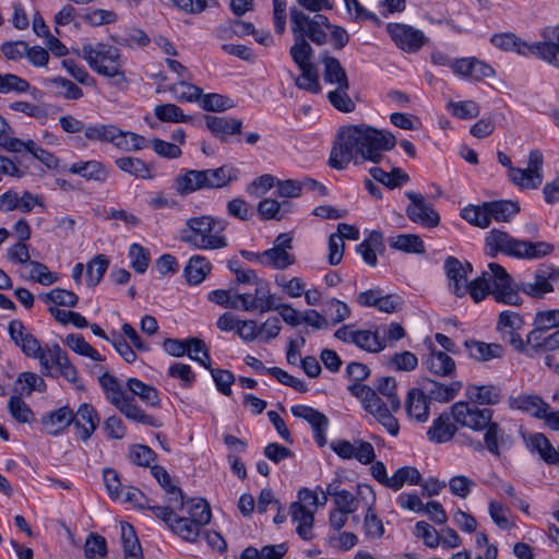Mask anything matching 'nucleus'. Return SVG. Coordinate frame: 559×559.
Returning <instances> with one entry per match:
<instances>
[{"label": "nucleus", "instance_id": "47", "mask_svg": "<svg viewBox=\"0 0 559 559\" xmlns=\"http://www.w3.org/2000/svg\"><path fill=\"white\" fill-rule=\"evenodd\" d=\"M169 528L180 538L190 543L197 542L201 532V527L183 514L175 516L173 523H169Z\"/></svg>", "mask_w": 559, "mask_h": 559}, {"label": "nucleus", "instance_id": "64", "mask_svg": "<svg viewBox=\"0 0 559 559\" xmlns=\"http://www.w3.org/2000/svg\"><path fill=\"white\" fill-rule=\"evenodd\" d=\"M84 554L87 559H103L107 554L106 539L98 534H90L84 544Z\"/></svg>", "mask_w": 559, "mask_h": 559}, {"label": "nucleus", "instance_id": "13", "mask_svg": "<svg viewBox=\"0 0 559 559\" xmlns=\"http://www.w3.org/2000/svg\"><path fill=\"white\" fill-rule=\"evenodd\" d=\"M543 154L538 150H533L528 155L527 168H511L510 180L523 189H536L543 182Z\"/></svg>", "mask_w": 559, "mask_h": 559}, {"label": "nucleus", "instance_id": "45", "mask_svg": "<svg viewBox=\"0 0 559 559\" xmlns=\"http://www.w3.org/2000/svg\"><path fill=\"white\" fill-rule=\"evenodd\" d=\"M372 178L390 189H394L408 182V175L401 168H392L390 171H385L380 167H372L370 169Z\"/></svg>", "mask_w": 559, "mask_h": 559}, {"label": "nucleus", "instance_id": "42", "mask_svg": "<svg viewBox=\"0 0 559 559\" xmlns=\"http://www.w3.org/2000/svg\"><path fill=\"white\" fill-rule=\"evenodd\" d=\"M511 407L526 412L532 416L539 418L543 412L549 409L550 406L538 395H520L511 401Z\"/></svg>", "mask_w": 559, "mask_h": 559}, {"label": "nucleus", "instance_id": "44", "mask_svg": "<svg viewBox=\"0 0 559 559\" xmlns=\"http://www.w3.org/2000/svg\"><path fill=\"white\" fill-rule=\"evenodd\" d=\"M295 255L290 252H285L281 248H270L262 252V265L275 270H286L295 263Z\"/></svg>", "mask_w": 559, "mask_h": 559}, {"label": "nucleus", "instance_id": "60", "mask_svg": "<svg viewBox=\"0 0 559 559\" xmlns=\"http://www.w3.org/2000/svg\"><path fill=\"white\" fill-rule=\"evenodd\" d=\"M190 359L198 361L204 368L210 369L211 357L209 349L201 338L189 337L187 338V353Z\"/></svg>", "mask_w": 559, "mask_h": 559}, {"label": "nucleus", "instance_id": "11", "mask_svg": "<svg viewBox=\"0 0 559 559\" xmlns=\"http://www.w3.org/2000/svg\"><path fill=\"white\" fill-rule=\"evenodd\" d=\"M334 336L367 353L378 354L385 349V340L381 337L378 330H355L352 325H343L335 331Z\"/></svg>", "mask_w": 559, "mask_h": 559}, {"label": "nucleus", "instance_id": "54", "mask_svg": "<svg viewBox=\"0 0 559 559\" xmlns=\"http://www.w3.org/2000/svg\"><path fill=\"white\" fill-rule=\"evenodd\" d=\"M377 390L379 395L384 397L393 412L401 407L400 399L396 394V381L393 377H382L377 380Z\"/></svg>", "mask_w": 559, "mask_h": 559}, {"label": "nucleus", "instance_id": "57", "mask_svg": "<svg viewBox=\"0 0 559 559\" xmlns=\"http://www.w3.org/2000/svg\"><path fill=\"white\" fill-rule=\"evenodd\" d=\"M152 475L158 481V484L163 487V489L170 496L169 502L176 503L177 501L182 500V491L179 487L171 483V477L168 472L158 465H155L151 468Z\"/></svg>", "mask_w": 559, "mask_h": 559}, {"label": "nucleus", "instance_id": "46", "mask_svg": "<svg viewBox=\"0 0 559 559\" xmlns=\"http://www.w3.org/2000/svg\"><path fill=\"white\" fill-rule=\"evenodd\" d=\"M461 216L467 223L479 228H488L490 221V213L488 202L480 205H468L462 210Z\"/></svg>", "mask_w": 559, "mask_h": 559}, {"label": "nucleus", "instance_id": "4", "mask_svg": "<svg viewBox=\"0 0 559 559\" xmlns=\"http://www.w3.org/2000/svg\"><path fill=\"white\" fill-rule=\"evenodd\" d=\"M485 245L492 258L503 253L516 259L534 260L546 257L554 250V247L545 241L532 242L516 239L500 229L490 230L485 238Z\"/></svg>", "mask_w": 559, "mask_h": 559}, {"label": "nucleus", "instance_id": "12", "mask_svg": "<svg viewBox=\"0 0 559 559\" xmlns=\"http://www.w3.org/2000/svg\"><path fill=\"white\" fill-rule=\"evenodd\" d=\"M451 415L460 426L480 431L490 424L492 411L479 408L471 402H456L451 406Z\"/></svg>", "mask_w": 559, "mask_h": 559}, {"label": "nucleus", "instance_id": "34", "mask_svg": "<svg viewBox=\"0 0 559 559\" xmlns=\"http://www.w3.org/2000/svg\"><path fill=\"white\" fill-rule=\"evenodd\" d=\"M120 538L124 559H144L142 547L132 525L120 523Z\"/></svg>", "mask_w": 559, "mask_h": 559}, {"label": "nucleus", "instance_id": "9", "mask_svg": "<svg viewBox=\"0 0 559 559\" xmlns=\"http://www.w3.org/2000/svg\"><path fill=\"white\" fill-rule=\"evenodd\" d=\"M322 493L323 498L319 501L318 495L314 491L301 488L298 491V500L290 504L292 520L297 523L296 533L304 540L313 538L314 512L319 504L324 506L328 502V495L323 491Z\"/></svg>", "mask_w": 559, "mask_h": 559}, {"label": "nucleus", "instance_id": "32", "mask_svg": "<svg viewBox=\"0 0 559 559\" xmlns=\"http://www.w3.org/2000/svg\"><path fill=\"white\" fill-rule=\"evenodd\" d=\"M491 44L504 51L514 50L519 55H530L533 53L534 44L530 45L523 40H521L513 33H501L495 34L490 38Z\"/></svg>", "mask_w": 559, "mask_h": 559}, {"label": "nucleus", "instance_id": "21", "mask_svg": "<svg viewBox=\"0 0 559 559\" xmlns=\"http://www.w3.org/2000/svg\"><path fill=\"white\" fill-rule=\"evenodd\" d=\"M451 69L463 79L479 81L495 74L493 69L476 58H460L451 63Z\"/></svg>", "mask_w": 559, "mask_h": 559}, {"label": "nucleus", "instance_id": "31", "mask_svg": "<svg viewBox=\"0 0 559 559\" xmlns=\"http://www.w3.org/2000/svg\"><path fill=\"white\" fill-rule=\"evenodd\" d=\"M468 355L478 361H488L495 358H501L504 355V348L498 343H484L479 341H466Z\"/></svg>", "mask_w": 559, "mask_h": 559}, {"label": "nucleus", "instance_id": "52", "mask_svg": "<svg viewBox=\"0 0 559 559\" xmlns=\"http://www.w3.org/2000/svg\"><path fill=\"white\" fill-rule=\"evenodd\" d=\"M8 411L11 417L19 424H32L35 419L33 411L20 395L10 397Z\"/></svg>", "mask_w": 559, "mask_h": 559}, {"label": "nucleus", "instance_id": "55", "mask_svg": "<svg viewBox=\"0 0 559 559\" xmlns=\"http://www.w3.org/2000/svg\"><path fill=\"white\" fill-rule=\"evenodd\" d=\"M420 480L421 475L416 467L403 466L391 476L389 488L396 491L401 489L405 484L418 485L420 484Z\"/></svg>", "mask_w": 559, "mask_h": 559}, {"label": "nucleus", "instance_id": "36", "mask_svg": "<svg viewBox=\"0 0 559 559\" xmlns=\"http://www.w3.org/2000/svg\"><path fill=\"white\" fill-rule=\"evenodd\" d=\"M528 445L538 453L545 463L559 464V447L555 448L543 433L532 435L528 439Z\"/></svg>", "mask_w": 559, "mask_h": 559}, {"label": "nucleus", "instance_id": "24", "mask_svg": "<svg viewBox=\"0 0 559 559\" xmlns=\"http://www.w3.org/2000/svg\"><path fill=\"white\" fill-rule=\"evenodd\" d=\"M8 332L13 343L20 347L25 355H36L38 353L39 342L20 320L11 321L8 326Z\"/></svg>", "mask_w": 559, "mask_h": 559}, {"label": "nucleus", "instance_id": "16", "mask_svg": "<svg viewBox=\"0 0 559 559\" xmlns=\"http://www.w3.org/2000/svg\"><path fill=\"white\" fill-rule=\"evenodd\" d=\"M386 28L396 46L407 52L417 51L427 40L421 31L405 24H389Z\"/></svg>", "mask_w": 559, "mask_h": 559}, {"label": "nucleus", "instance_id": "49", "mask_svg": "<svg viewBox=\"0 0 559 559\" xmlns=\"http://www.w3.org/2000/svg\"><path fill=\"white\" fill-rule=\"evenodd\" d=\"M41 300L50 307H75L79 302V297L71 290L63 288H53L40 296Z\"/></svg>", "mask_w": 559, "mask_h": 559}, {"label": "nucleus", "instance_id": "25", "mask_svg": "<svg viewBox=\"0 0 559 559\" xmlns=\"http://www.w3.org/2000/svg\"><path fill=\"white\" fill-rule=\"evenodd\" d=\"M174 509L178 508L187 519L203 527L211 521V509L206 500L194 498L187 502L177 501Z\"/></svg>", "mask_w": 559, "mask_h": 559}, {"label": "nucleus", "instance_id": "37", "mask_svg": "<svg viewBox=\"0 0 559 559\" xmlns=\"http://www.w3.org/2000/svg\"><path fill=\"white\" fill-rule=\"evenodd\" d=\"M528 445L538 453L545 463L559 464V447L555 448L543 433L532 435L528 439Z\"/></svg>", "mask_w": 559, "mask_h": 559}, {"label": "nucleus", "instance_id": "35", "mask_svg": "<svg viewBox=\"0 0 559 559\" xmlns=\"http://www.w3.org/2000/svg\"><path fill=\"white\" fill-rule=\"evenodd\" d=\"M528 445L538 453L545 463L559 464V447L555 448L543 433L532 435L528 439Z\"/></svg>", "mask_w": 559, "mask_h": 559}, {"label": "nucleus", "instance_id": "38", "mask_svg": "<svg viewBox=\"0 0 559 559\" xmlns=\"http://www.w3.org/2000/svg\"><path fill=\"white\" fill-rule=\"evenodd\" d=\"M116 166L123 173H127L138 179H152V169L148 164L142 159L131 156H124L115 160Z\"/></svg>", "mask_w": 559, "mask_h": 559}, {"label": "nucleus", "instance_id": "19", "mask_svg": "<svg viewBox=\"0 0 559 559\" xmlns=\"http://www.w3.org/2000/svg\"><path fill=\"white\" fill-rule=\"evenodd\" d=\"M544 41L534 44L532 55L545 62L559 68V26L546 27L543 32Z\"/></svg>", "mask_w": 559, "mask_h": 559}, {"label": "nucleus", "instance_id": "51", "mask_svg": "<svg viewBox=\"0 0 559 559\" xmlns=\"http://www.w3.org/2000/svg\"><path fill=\"white\" fill-rule=\"evenodd\" d=\"M167 91L170 92L178 102H199L202 95V90L185 80H180L179 82L171 84L167 87Z\"/></svg>", "mask_w": 559, "mask_h": 559}, {"label": "nucleus", "instance_id": "10", "mask_svg": "<svg viewBox=\"0 0 559 559\" xmlns=\"http://www.w3.org/2000/svg\"><path fill=\"white\" fill-rule=\"evenodd\" d=\"M487 281L490 284L491 295L498 302L519 306L522 298L519 295L520 285L516 286L511 275L498 263H489Z\"/></svg>", "mask_w": 559, "mask_h": 559}, {"label": "nucleus", "instance_id": "28", "mask_svg": "<svg viewBox=\"0 0 559 559\" xmlns=\"http://www.w3.org/2000/svg\"><path fill=\"white\" fill-rule=\"evenodd\" d=\"M74 420V413L68 406L60 407L43 418V426L47 433L56 436Z\"/></svg>", "mask_w": 559, "mask_h": 559}, {"label": "nucleus", "instance_id": "15", "mask_svg": "<svg viewBox=\"0 0 559 559\" xmlns=\"http://www.w3.org/2000/svg\"><path fill=\"white\" fill-rule=\"evenodd\" d=\"M559 278V270L554 266L540 267L536 271L533 282H522L520 290L533 298H543L554 292L551 282Z\"/></svg>", "mask_w": 559, "mask_h": 559}, {"label": "nucleus", "instance_id": "43", "mask_svg": "<svg viewBox=\"0 0 559 559\" xmlns=\"http://www.w3.org/2000/svg\"><path fill=\"white\" fill-rule=\"evenodd\" d=\"M389 246L392 249L406 253L421 254L425 252V245L421 238L415 234H401L389 238Z\"/></svg>", "mask_w": 559, "mask_h": 559}, {"label": "nucleus", "instance_id": "2", "mask_svg": "<svg viewBox=\"0 0 559 559\" xmlns=\"http://www.w3.org/2000/svg\"><path fill=\"white\" fill-rule=\"evenodd\" d=\"M290 23L294 44L289 49V55L298 68L312 67L313 64L310 62L312 48L307 38L317 45L324 44L326 33L323 27H330V22L323 14L309 17L302 11L293 8L290 9Z\"/></svg>", "mask_w": 559, "mask_h": 559}, {"label": "nucleus", "instance_id": "23", "mask_svg": "<svg viewBox=\"0 0 559 559\" xmlns=\"http://www.w3.org/2000/svg\"><path fill=\"white\" fill-rule=\"evenodd\" d=\"M421 389L428 399L447 403L453 400L462 389L460 381H453L450 384H443L429 378L421 379Z\"/></svg>", "mask_w": 559, "mask_h": 559}, {"label": "nucleus", "instance_id": "20", "mask_svg": "<svg viewBox=\"0 0 559 559\" xmlns=\"http://www.w3.org/2000/svg\"><path fill=\"white\" fill-rule=\"evenodd\" d=\"M444 269L451 292L457 297L465 296L467 293V275L472 272L471 264L463 265L456 258L449 257L444 261Z\"/></svg>", "mask_w": 559, "mask_h": 559}, {"label": "nucleus", "instance_id": "63", "mask_svg": "<svg viewBox=\"0 0 559 559\" xmlns=\"http://www.w3.org/2000/svg\"><path fill=\"white\" fill-rule=\"evenodd\" d=\"M545 333L540 328L535 326L527 335L526 341H523V347L514 348L515 350L533 357L534 355L543 352L545 341Z\"/></svg>", "mask_w": 559, "mask_h": 559}, {"label": "nucleus", "instance_id": "3", "mask_svg": "<svg viewBox=\"0 0 559 559\" xmlns=\"http://www.w3.org/2000/svg\"><path fill=\"white\" fill-rule=\"evenodd\" d=\"M226 226L225 219L211 215L190 217L181 231V239L200 250L223 249L228 245L224 235Z\"/></svg>", "mask_w": 559, "mask_h": 559}, {"label": "nucleus", "instance_id": "59", "mask_svg": "<svg viewBox=\"0 0 559 559\" xmlns=\"http://www.w3.org/2000/svg\"><path fill=\"white\" fill-rule=\"evenodd\" d=\"M66 345L76 354L86 356L95 361H103V356L94 349L81 335L69 334L64 338Z\"/></svg>", "mask_w": 559, "mask_h": 559}, {"label": "nucleus", "instance_id": "62", "mask_svg": "<svg viewBox=\"0 0 559 559\" xmlns=\"http://www.w3.org/2000/svg\"><path fill=\"white\" fill-rule=\"evenodd\" d=\"M155 117L165 122H187L191 120L186 116L180 107L175 104H160L154 108Z\"/></svg>", "mask_w": 559, "mask_h": 559}, {"label": "nucleus", "instance_id": "29", "mask_svg": "<svg viewBox=\"0 0 559 559\" xmlns=\"http://www.w3.org/2000/svg\"><path fill=\"white\" fill-rule=\"evenodd\" d=\"M426 368L438 377L452 376L455 371L454 360L444 352L432 349L424 361Z\"/></svg>", "mask_w": 559, "mask_h": 559}, {"label": "nucleus", "instance_id": "39", "mask_svg": "<svg viewBox=\"0 0 559 559\" xmlns=\"http://www.w3.org/2000/svg\"><path fill=\"white\" fill-rule=\"evenodd\" d=\"M211 263L205 257L193 255L185 267V275L189 284L202 283L211 272Z\"/></svg>", "mask_w": 559, "mask_h": 559}, {"label": "nucleus", "instance_id": "58", "mask_svg": "<svg viewBox=\"0 0 559 559\" xmlns=\"http://www.w3.org/2000/svg\"><path fill=\"white\" fill-rule=\"evenodd\" d=\"M117 131L114 124H94L84 129V135L90 141L108 142L115 146Z\"/></svg>", "mask_w": 559, "mask_h": 559}, {"label": "nucleus", "instance_id": "18", "mask_svg": "<svg viewBox=\"0 0 559 559\" xmlns=\"http://www.w3.org/2000/svg\"><path fill=\"white\" fill-rule=\"evenodd\" d=\"M523 325L524 320L518 312L506 310L499 313L496 329L503 341L510 343L513 348H521L523 347V340L518 331Z\"/></svg>", "mask_w": 559, "mask_h": 559}, {"label": "nucleus", "instance_id": "50", "mask_svg": "<svg viewBox=\"0 0 559 559\" xmlns=\"http://www.w3.org/2000/svg\"><path fill=\"white\" fill-rule=\"evenodd\" d=\"M148 142L147 140L134 132L130 131H121L118 129L116 141H115V147L124 151V152H134L140 151L145 147H147Z\"/></svg>", "mask_w": 559, "mask_h": 559}, {"label": "nucleus", "instance_id": "27", "mask_svg": "<svg viewBox=\"0 0 559 559\" xmlns=\"http://www.w3.org/2000/svg\"><path fill=\"white\" fill-rule=\"evenodd\" d=\"M405 407L407 415L418 423H425L429 417L428 397L420 389L409 390Z\"/></svg>", "mask_w": 559, "mask_h": 559}, {"label": "nucleus", "instance_id": "53", "mask_svg": "<svg viewBox=\"0 0 559 559\" xmlns=\"http://www.w3.org/2000/svg\"><path fill=\"white\" fill-rule=\"evenodd\" d=\"M381 245L382 234L373 230L370 233L369 237L357 247V252L368 265L376 266L378 262L376 250Z\"/></svg>", "mask_w": 559, "mask_h": 559}, {"label": "nucleus", "instance_id": "1", "mask_svg": "<svg viewBox=\"0 0 559 559\" xmlns=\"http://www.w3.org/2000/svg\"><path fill=\"white\" fill-rule=\"evenodd\" d=\"M395 144L396 138L390 131L364 123L343 127L332 146L329 165L343 170L350 162L355 165L364 160L379 163L383 152L392 150Z\"/></svg>", "mask_w": 559, "mask_h": 559}, {"label": "nucleus", "instance_id": "48", "mask_svg": "<svg viewBox=\"0 0 559 559\" xmlns=\"http://www.w3.org/2000/svg\"><path fill=\"white\" fill-rule=\"evenodd\" d=\"M488 206L490 221L510 222L520 212L519 203L510 200L488 202Z\"/></svg>", "mask_w": 559, "mask_h": 559}, {"label": "nucleus", "instance_id": "40", "mask_svg": "<svg viewBox=\"0 0 559 559\" xmlns=\"http://www.w3.org/2000/svg\"><path fill=\"white\" fill-rule=\"evenodd\" d=\"M456 432V426L450 421L448 415H440L428 429L427 435L430 441L444 443L451 440Z\"/></svg>", "mask_w": 559, "mask_h": 559}, {"label": "nucleus", "instance_id": "22", "mask_svg": "<svg viewBox=\"0 0 559 559\" xmlns=\"http://www.w3.org/2000/svg\"><path fill=\"white\" fill-rule=\"evenodd\" d=\"M100 418L97 411L87 403L79 406L74 414V424L80 439L87 441L99 425Z\"/></svg>", "mask_w": 559, "mask_h": 559}, {"label": "nucleus", "instance_id": "8", "mask_svg": "<svg viewBox=\"0 0 559 559\" xmlns=\"http://www.w3.org/2000/svg\"><path fill=\"white\" fill-rule=\"evenodd\" d=\"M99 384L105 391L106 399L110 404H112L128 419L151 427L162 426L157 418L144 413L135 404L134 399L123 391L122 386L114 376L104 373L99 378Z\"/></svg>", "mask_w": 559, "mask_h": 559}, {"label": "nucleus", "instance_id": "7", "mask_svg": "<svg viewBox=\"0 0 559 559\" xmlns=\"http://www.w3.org/2000/svg\"><path fill=\"white\" fill-rule=\"evenodd\" d=\"M79 56L99 75L126 81L120 50L116 46L106 43L84 44Z\"/></svg>", "mask_w": 559, "mask_h": 559}, {"label": "nucleus", "instance_id": "33", "mask_svg": "<svg viewBox=\"0 0 559 559\" xmlns=\"http://www.w3.org/2000/svg\"><path fill=\"white\" fill-rule=\"evenodd\" d=\"M465 394L471 403L480 405H493L501 399L500 390L491 384L466 386Z\"/></svg>", "mask_w": 559, "mask_h": 559}, {"label": "nucleus", "instance_id": "30", "mask_svg": "<svg viewBox=\"0 0 559 559\" xmlns=\"http://www.w3.org/2000/svg\"><path fill=\"white\" fill-rule=\"evenodd\" d=\"M69 171L79 175L86 180L104 182L108 177L107 168L98 160L76 162L71 165Z\"/></svg>", "mask_w": 559, "mask_h": 559}, {"label": "nucleus", "instance_id": "56", "mask_svg": "<svg viewBox=\"0 0 559 559\" xmlns=\"http://www.w3.org/2000/svg\"><path fill=\"white\" fill-rule=\"evenodd\" d=\"M12 134V128L2 118V148L11 153L28 152L32 148L33 140L22 141Z\"/></svg>", "mask_w": 559, "mask_h": 559}, {"label": "nucleus", "instance_id": "14", "mask_svg": "<svg viewBox=\"0 0 559 559\" xmlns=\"http://www.w3.org/2000/svg\"><path fill=\"white\" fill-rule=\"evenodd\" d=\"M406 197L411 200L406 207L407 217L424 227L433 228L440 222L439 214L429 205L425 198L416 192H406Z\"/></svg>", "mask_w": 559, "mask_h": 559}, {"label": "nucleus", "instance_id": "26", "mask_svg": "<svg viewBox=\"0 0 559 559\" xmlns=\"http://www.w3.org/2000/svg\"><path fill=\"white\" fill-rule=\"evenodd\" d=\"M206 128L222 142L227 141V136L239 134L242 128V121L231 117L205 116Z\"/></svg>", "mask_w": 559, "mask_h": 559}, {"label": "nucleus", "instance_id": "17", "mask_svg": "<svg viewBox=\"0 0 559 559\" xmlns=\"http://www.w3.org/2000/svg\"><path fill=\"white\" fill-rule=\"evenodd\" d=\"M290 413L294 417L306 420L312 428L314 440L319 447H324L326 443V429L329 426L328 417L307 405H295L290 407Z\"/></svg>", "mask_w": 559, "mask_h": 559}, {"label": "nucleus", "instance_id": "5", "mask_svg": "<svg viewBox=\"0 0 559 559\" xmlns=\"http://www.w3.org/2000/svg\"><path fill=\"white\" fill-rule=\"evenodd\" d=\"M239 170L229 165L214 169H190L174 180V187L180 195H188L198 190L218 189L238 179Z\"/></svg>", "mask_w": 559, "mask_h": 559}, {"label": "nucleus", "instance_id": "61", "mask_svg": "<svg viewBox=\"0 0 559 559\" xmlns=\"http://www.w3.org/2000/svg\"><path fill=\"white\" fill-rule=\"evenodd\" d=\"M48 311L50 316L62 325L72 324L79 329L88 326V321L79 312L62 310L57 307H49Z\"/></svg>", "mask_w": 559, "mask_h": 559}, {"label": "nucleus", "instance_id": "41", "mask_svg": "<svg viewBox=\"0 0 559 559\" xmlns=\"http://www.w3.org/2000/svg\"><path fill=\"white\" fill-rule=\"evenodd\" d=\"M128 390L135 396H138L144 404L158 407L160 400L158 392L152 385H148L136 378H130L126 383Z\"/></svg>", "mask_w": 559, "mask_h": 559}, {"label": "nucleus", "instance_id": "6", "mask_svg": "<svg viewBox=\"0 0 559 559\" xmlns=\"http://www.w3.org/2000/svg\"><path fill=\"white\" fill-rule=\"evenodd\" d=\"M323 63V81L333 86L328 93L331 105L342 112H353L355 103L348 95L349 81L341 62L328 52L321 55Z\"/></svg>", "mask_w": 559, "mask_h": 559}]
</instances>
